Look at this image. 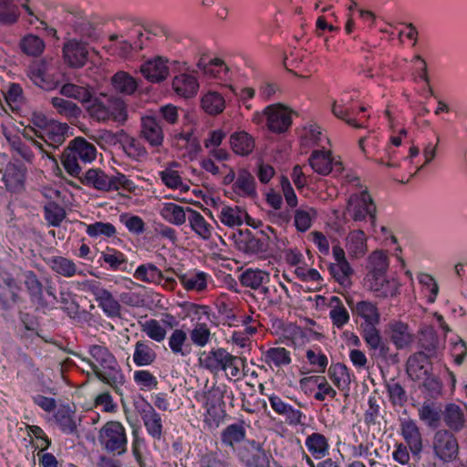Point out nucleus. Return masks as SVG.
Returning a JSON list of instances; mask_svg holds the SVG:
<instances>
[{
	"label": "nucleus",
	"instance_id": "1",
	"mask_svg": "<svg viewBox=\"0 0 467 467\" xmlns=\"http://www.w3.org/2000/svg\"><path fill=\"white\" fill-rule=\"evenodd\" d=\"M88 357L81 359L91 368L95 377L119 396L123 395L126 378L114 354L105 345L90 344L88 347Z\"/></svg>",
	"mask_w": 467,
	"mask_h": 467
},
{
	"label": "nucleus",
	"instance_id": "2",
	"mask_svg": "<svg viewBox=\"0 0 467 467\" xmlns=\"http://www.w3.org/2000/svg\"><path fill=\"white\" fill-rule=\"evenodd\" d=\"M96 147L86 139L77 137L72 140L61 155L65 171L72 177H79L82 166L96 159Z\"/></svg>",
	"mask_w": 467,
	"mask_h": 467
},
{
	"label": "nucleus",
	"instance_id": "3",
	"mask_svg": "<svg viewBox=\"0 0 467 467\" xmlns=\"http://www.w3.org/2000/svg\"><path fill=\"white\" fill-rule=\"evenodd\" d=\"M86 109L90 118L99 122L112 120L123 123L128 118L126 103L114 96L100 94L99 97H91Z\"/></svg>",
	"mask_w": 467,
	"mask_h": 467
},
{
	"label": "nucleus",
	"instance_id": "4",
	"mask_svg": "<svg viewBox=\"0 0 467 467\" xmlns=\"http://www.w3.org/2000/svg\"><path fill=\"white\" fill-rule=\"evenodd\" d=\"M78 178L82 184L100 192L123 190L132 192L135 190L134 182L120 172L109 176L100 169H89L83 177L79 175Z\"/></svg>",
	"mask_w": 467,
	"mask_h": 467
},
{
	"label": "nucleus",
	"instance_id": "5",
	"mask_svg": "<svg viewBox=\"0 0 467 467\" xmlns=\"http://www.w3.org/2000/svg\"><path fill=\"white\" fill-rule=\"evenodd\" d=\"M226 393V386L223 384H214L211 389L201 393L197 392L195 399L201 402L205 410L204 422L212 426H218L219 422L225 415L224 410V395Z\"/></svg>",
	"mask_w": 467,
	"mask_h": 467
},
{
	"label": "nucleus",
	"instance_id": "6",
	"mask_svg": "<svg viewBox=\"0 0 467 467\" xmlns=\"http://www.w3.org/2000/svg\"><path fill=\"white\" fill-rule=\"evenodd\" d=\"M77 288L90 293L98 303L99 307L101 308L108 317L116 318L121 316L120 303L100 282L94 279L77 282Z\"/></svg>",
	"mask_w": 467,
	"mask_h": 467
},
{
	"label": "nucleus",
	"instance_id": "7",
	"mask_svg": "<svg viewBox=\"0 0 467 467\" xmlns=\"http://www.w3.org/2000/svg\"><path fill=\"white\" fill-rule=\"evenodd\" d=\"M99 442L104 449L115 455L127 451L128 439L124 426L115 420L108 421L99 431Z\"/></svg>",
	"mask_w": 467,
	"mask_h": 467
},
{
	"label": "nucleus",
	"instance_id": "8",
	"mask_svg": "<svg viewBox=\"0 0 467 467\" xmlns=\"http://www.w3.org/2000/svg\"><path fill=\"white\" fill-rule=\"evenodd\" d=\"M346 213L356 223L370 220L374 223L376 205L368 191L355 192L349 196Z\"/></svg>",
	"mask_w": 467,
	"mask_h": 467
},
{
	"label": "nucleus",
	"instance_id": "9",
	"mask_svg": "<svg viewBox=\"0 0 467 467\" xmlns=\"http://www.w3.org/2000/svg\"><path fill=\"white\" fill-rule=\"evenodd\" d=\"M237 456L246 467H270L271 455L255 440H247L238 447Z\"/></svg>",
	"mask_w": 467,
	"mask_h": 467
},
{
	"label": "nucleus",
	"instance_id": "10",
	"mask_svg": "<svg viewBox=\"0 0 467 467\" xmlns=\"http://www.w3.org/2000/svg\"><path fill=\"white\" fill-rule=\"evenodd\" d=\"M435 456L443 462L454 461L459 453V444L456 437L449 431H436L432 441Z\"/></svg>",
	"mask_w": 467,
	"mask_h": 467
},
{
	"label": "nucleus",
	"instance_id": "11",
	"mask_svg": "<svg viewBox=\"0 0 467 467\" xmlns=\"http://www.w3.org/2000/svg\"><path fill=\"white\" fill-rule=\"evenodd\" d=\"M263 116L266 119L268 130L273 133H284L292 125L291 110L282 104L267 106L263 111Z\"/></svg>",
	"mask_w": 467,
	"mask_h": 467
},
{
	"label": "nucleus",
	"instance_id": "12",
	"mask_svg": "<svg viewBox=\"0 0 467 467\" xmlns=\"http://www.w3.org/2000/svg\"><path fill=\"white\" fill-rule=\"evenodd\" d=\"M311 168L320 175L332 173L335 177L340 176L344 171L339 159H335L329 150H314L309 159Z\"/></svg>",
	"mask_w": 467,
	"mask_h": 467
},
{
	"label": "nucleus",
	"instance_id": "13",
	"mask_svg": "<svg viewBox=\"0 0 467 467\" xmlns=\"http://www.w3.org/2000/svg\"><path fill=\"white\" fill-rule=\"evenodd\" d=\"M32 124L36 127H26L22 132V135L25 139H26L30 144L39 150L40 153L46 155L49 159L53 160L57 162L56 158L52 157V152L44 147V144L41 141H38V135H42L49 125L52 122V119H48L43 114H34L31 119Z\"/></svg>",
	"mask_w": 467,
	"mask_h": 467
},
{
	"label": "nucleus",
	"instance_id": "14",
	"mask_svg": "<svg viewBox=\"0 0 467 467\" xmlns=\"http://www.w3.org/2000/svg\"><path fill=\"white\" fill-rule=\"evenodd\" d=\"M135 407L143 421L148 434L154 440H160L163 432V424L161 414H159L155 410L154 407L145 400L136 403Z\"/></svg>",
	"mask_w": 467,
	"mask_h": 467
},
{
	"label": "nucleus",
	"instance_id": "15",
	"mask_svg": "<svg viewBox=\"0 0 467 467\" xmlns=\"http://www.w3.org/2000/svg\"><path fill=\"white\" fill-rule=\"evenodd\" d=\"M400 435L414 457H420L422 449V436L415 420L404 419L400 421Z\"/></svg>",
	"mask_w": 467,
	"mask_h": 467
},
{
	"label": "nucleus",
	"instance_id": "16",
	"mask_svg": "<svg viewBox=\"0 0 467 467\" xmlns=\"http://www.w3.org/2000/svg\"><path fill=\"white\" fill-rule=\"evenodd\" d=\"M140 137L150 147L157 148L162 145L164 132L160 121L153 116H144L140 119Z\"/></svg>",
	"mask_w": 467,
	"mask_h": 467
},
{
	"label": "nucleus",
	"instance_id": "17",
	"mask_svg": "<svg viewBox=\"0 0 467 467\" xmlns=\"http://www.w3.org/2000/svg\"><path fill=\"white\" fill-rule=\"evenodd\" d=\"M197 67L209 79L226 81L230 78V69L221 58L202 57L197 63Z\"/></svg>",
	"mask_w": 467,
	"mask_h": 467
},
{
	"label": "nucleus",
	"instance_id": "18",
	"mask_svg": "<svg viewBox=\"0 0 467 467\" xmlns=\"http://www.w3.org/2000/svg\"><path fill=\"white\" fill-rule=\"evenodd\" d=\"M242 249L246 254L266 257L271 253L270 236L264 231L257 232L255 234L248 232Z\"/></svg>",
	"mask_w": 467,
	"mask_h": 467
},
{
	"label": "nucleus",
	"instance_id": "19",
	"mask_svg": "<svg viewBox=\"0 0 467 467\" xmlns=\"http://www.w3.org/2000/svg\"><path fill=\"white\" fill-rule=\"evenodd\" d=\"M68 125L57 120L47 125V130L42 135H38V139H41L45 144L44 147L52 152L57 150L66 140V137L68 131Z\"/></svg>",
	"mask_w": 467,
	"mask_h": 467
},
{
	"label": "nucleus",
	"instance_id": "20",
	"mask_svg": "<svg viewBox=\"0 0 467 467\" xmlns=\"http://www.w3.org/2000/svg\"><path fill=\"white\" fill-rule=\"evenodd\" d=\"M248 425L244 420H240L234 423L227 425L220 435L221 442L233 451H237V446L245 443Z\"/></svg>",
	"mask_w": 467,
	"mask_h": 467
},
{
	"label": "nucleus",
	"instance_id": "21",
	"mask_svg": "<svg viewBox=\"0 0 467 467\" xmlns=\"http://www.w3.org/2000/svg\"><path fill=\"white\" fill-rule=\"evenodd\" d=\"M63 56L69 67H81L88 61V47L85 43L72 39L64 44Z\"/></svg>",
	"mask_w": 467,
	"mask_h": 467
},
{
	"label": "nucleus",
	"instance_id": "22",
	"mask_svg": "<svg viewBox=\"0 0 467 467\" xmlns=\"http://www.w3.org/2000/svg\"><path fill=\"white\" fill-rule=\"evenodd\" d=\"M231 353L225 348H213L208 352H203L199 358L200 365L213 374L220 371H225V365Z\"/></svg>",
	"mask_w": 467,
	"mask_h": 467
},
{
	"label": "nucleus",
	"instance_id": "23",
	"mask_svg": "<svg viewBox=\"0 0 467 467\" xmlns=\"http://www.w3.org/2000/svg\"><path fill=\"white\" fill-rule=\"evenodd\" d=\"M47 63L44 60L35 61L26 69V75L35 85L46 90H52L57 88V82L47 73Z\"/></svg>",
	"mask_w": 467,
	"mask_h": 467
},
{
	"label": "nucleus",
	"instance_id": "24",
	"mask_svg": "<svg viewBox=\"0 0 467 467\" xmlns=\"http://www.w3.org/2000/svg\"><path fill=\"white\" fill-rule=\"evenodd\" d=\"M368 288L377 297H393L399 294L400 284L392 278L388 279L386 275L367 278Z\"/></svg>",
	"mask_w": 467,
	"mask_h": 467
},
{
	"label": "nucleus",
	"instance_id": "25",
	"mask_svg": "<svg viewBox=\"0 0 467 467\" xmlns=\"http://www.w3.org/2000/svg\"><path fill=\"white\" fill-rule=\"evenodd\" d=\"M167 59L156 57L148 60L140 67V72L143 77L152 83H158L164 80L169 75V67Z\"/></svg>",
	"mask_w": 467,
	"mask_h": 467
},
{
	"label": "nucleus",
	"instance_id": "26",
	"mask_svg": "<svg viewBox=\"0 0 467 467\" xmlns=\"http://www.w3.org/2000/svg\"><path fill=\"white\" fill-rule=\"evenodd\" d=\"M351 308L353 316L361 318L360 324H372L380 322V313L376 303L368 300H361L353 303L352 300L348 301Z\"/></svg>",
	"mask_w": 467,
	"mask_h": 467
},
{
	"label": "nucleus",
	"instance_id": "27",
	"mask_svg": "<svg viewBox=\"0 0 467 467\" xmlns=\"http://www.w3.org/2000/svg\"><path fill=\"white\" fill-rule=\"evenodd\" d=\"M269 281V274L259 269H247L240 276V283L243 286L259 289L265 296L270 293L269 288L264 285Z\"/></svg>",
	"mask_w": 467,
	"mask_h": 467
},
{
	"label": "nucleus",
	"instance_id": "28",
	"mask_svg": "<svg viewBox=\"0 0 467 467\" xmlns=\"http://www.w3.org/2000/svg\"><path fill=\"white\" fill-rule=\"evenodd\" d=\"M367 109L365 107H360L358 111L354 110V109L349 108L346 103L343 102V100L335 101L332 105V112L333 114L344 120L346 123H348L350 126H353L355 128H361L364 127V124L368 117H361L360 119H357L356 116L358 115L359 112H365Z\"/></svg>",
	"mask_w": 467,
	"mask_h": 467
},
{
	"label": "nucleus",
	"instance_id": "29",
	"mask_svg": "<svg viewBox=\"0 0 467 467\" xmlns=\"http://www.w3.org/2000/svg\"><path fill=\"white\" fill-rule=\"evenodd\" d=\"M176 275L186 291L204 292L207 289L208 279L211 277L202 271H192L185 274L176 273Z\"/></svg>",
	"mask_w": 467,
	"mask_h": 467
},
{
	"label": "nucleus",
	"instance_id": "30",
	"mask_svg": "<svg viewBox=\"0 0 467 467\" xmlns=\"http://www.w3.org/2000/svg\"><path fill=\"white\" fill-rule=\"evenodd\" d=\"M219 221L230 228L241 226L244 220L249 223L251 219L244 209L240 206L223 205L217 215Z\"/></svg>",
	"mask_w": 467,
	"mask_h": 467
},
{
	"label": "nucleus",
	"instance_id": "31",
	"mask_svg": "<svg viewBox=\"0 0 467 467\" xmlns=\"http://www.w3.org/2000/svg\"><path fill=\"white\" fill-rule=\"evenodd\" d=\"M233 191L240 197L254 198L256 196L255 180L248 170L238 171Z\"/></svg>",
	"mask_w": 467,
	"mask_h": 467
},
{
	"label": "nucleus",
	"instance_id": "32",
	"mask_svg": "<svg viewBox=\"0 0 467 467\" xmlns=\"http://www.w3.org/2000/svg\"><path fill=\"white\" fill-rule=\"evenodd\" d=\"M25 285L33 303H36L41 308L49 306V302L44 296V285L35 272H26Z\"/></svg>",
	"mask_w": 467,
	"mask_h": 467
},
{
	"label": "nucleus",
	"instance_id": "33",
	"mask_svg": "<svg viewBox=\"0 0 467 467\" xmlns=\"http://www.w3.org/2000/svg\"><path fill=\"white\" fill-rule=\"evenodd\" d=\"M45 262L54 273L66 278L73 277L76 275H85L82 270H78L73 260L64 256H51Z\"/></svg>",
	"mask_w": 467,
	"mask_h": 467
},
{
	"label": "nucleus",
	"instance_id": "34",
	"mask_svg": "<svg viewBox=\"0 0 467 467\" xmlns=\"http://www.w3.org/2000/svg\"><path fill=\"white\" fill-rule=\"evenodd\" d=\"M389 337L397 349H403L413 342V335L408 324L392 321L389 324Z\"/></svg>",
	"mask_w": 467,
	"mask_h": 467
},
{
	"label": "nucleus",
	"instance_id": "35",
	"mask_svg": "<svg viewBox=\"0 0 467 467\" xmlns=\"http://www.w3.org/2000/svg\"><path fill=\"white\" fill-rule=\"evenodd\" d=\"M230 145L233 151L240 156H248L255 147L252 135L246 131H235L230 136Z\"/></svg>",
	"mask_w": 467,
	"mask_h": 467
},
{
	"label": "nucleus",
	"instance_id": "36",
	"mask_svg": "<svg viewBox=\"0 0 467 467\" xmlns=\"http://www.w3.org/2000/svg\"><path fill=\"white\" fill-rule=\"evenodd\" d=\"M172 88L179 96L192 98L197 93L199 83L193 75L183 73L173 78Z\"/></svg>",
	"mask_w": 467,
	"mask_h": 467
},
{
	"label": "nucleus",
	"instance_id": "37",
	"mask_svg": "<svg viewBox=\"0 0 467 467\" xmlns=\"http://www.w3.org/2000/svg\"><path fill=\"white\" fill-rule=\"evenodd\" d=\"M168 345L172 354L178 357L184 358L192 352L187 333L182 328H176L171 332L168 338Z\"/></svg>",
	"mask_w": 467,
	"mask_h": 467
},
{
	"label": "nucleus",
	"instance_id": "38",
	"mask_svg": "<svg viewBox=\"0 0 467 467\" xmlns=\"http://www.w3.org/2000/svg\"><path fill=\"white\" fill-rule=\"evenodd\" d=\"M75 411L67 405H60L55 411L53 418L60 431L67 434L78 432L77 423L74 420Z\"/></svg>",
	"mask_w": 467,
	"mask_h": 467
},
{
	"label": "nucleus",
	"instance_id": "39",
	"mask_svg": "<svg viewBox=\"0 0 467 467\" xmlns=\"http://www.w3.org/2000/svg\"><path fill=\"white\" fill-rule=\"evenodd\" d=\"M188 221L191 229L202 240H210L213 235V227L197 211L187 206Z\"/></svg>",
	"mask_w": 467,
	"mask_h": 467
},
{
	"label": "nucleus",
	"instance_id": "40",
	"mask_svg": "<svg viewBox=\"0 0 467 467\" xmlns=\"http://www.w3.org/2000/svg\"><path fill=\"white\" fill-rule=\"evenodd\" d=\"M181 307L185 317L194 324H206V321L211 320L212 308L207 305L186 301L181 305Z\"/></svg>",
	"mask_w": 467,
	"mask_h": 467
},
{
	"label": "nucleus",
	"instance_id": "41",
	"mask_svg": "<svg viewBox=\"0 0 467 467\" xmlns=\"http://www.w3.org/2000/svg\"><path fill=\"white\" fill-rule=\"evenodd\" d=\"M305 444L311 455L317 460H320L328 454V440L319 432H313L308 435L306 438Z\"/></svg>",
	"mask_w": 467,
	"mask_h": 467
},
{
	"label": "nucleus",
	"instance_id": "42",
	"mask_svg": "<svg viewBox=\"0 0 467 467\" xmlns=\"http://www.w3.org/2000/svg\"><path fill=\"white\" fill-rule=\"evenodd\" d=\"M328 271L334 280L343 287L348 288L352 285L355 272L348 262L330 263Z\"/></svg>",
	"mask_w": 467,
	"mask_h": 467
},
{
	"label": "nucleus",
	"instance_id": "43",
	"mask_svg": "<svg viewBox=\"0 0 467 467\" xmlns=\"http://www.w3.org/2000/svg\"><path fill=\"white\" fill-rule=\"evenodd\" d=\"M157 353L148 341L136 342L133 353V362L138 367L150 366L155 362Z\"/></svg>",
	"mask_w": 467,
	"mask_h": 467
},
{
	"label": "nucleus",
	"instance_id": "44",
	"mask_svg": "<svg viewBox=\"0 0 467 467\" xmlns=\"http://www.w3.org/2000/svg\"><path fill=\"white\" fill-rule=\"evenodd\" d=\"M160 214L171 224L182 225L186 222L188 211L187 207L184 208L173 202H165L160 210Z\"/></svg>",
	"mask_w": 467,
	"mask_h": 467
},
{
	"label": "nucleus",
	"instance_id": "45",
	"mask_svg": "<svg viewBox=\"0 0 467 467\" xmlns=\"http://www.w3.org/2000/svg\"><path fill=\"white\" fill-rule=\"evenodd\" d=\"M100 259L111 271H126L128 263L127 256L115 248L107 246L106 249L101 252Z\"/></svg>",
	"mask_w": 467,
	"mask_h": 467
},
{
	"label": "nucleus",
	"instance_id": "46",
	"mask_svg": "<svg viewBox=\"0 0 467 467\" xmlns=\"http://www.w3.org/2000/svg\"><path fill=\"white\" fill-rule=\"evenodd\" d=\"M111 85L114 90L123 95H132L137 88L136 79L125 71H119L111 78Z\"/></svg>",
	"mask_w": 467,
	"mask_h": 467
},
{
	"label": "nucleus",
	"instance_id": "47",
	"mask_svg": "<svg viewBox=\"0 0 467 467\" xmlns=\"http://www.w3.org/2000/svg\"><path fill=\"white\" fill-rule=\"evenodd\" d=\"M133 276L135 279L148 284H160L164 279L162 272L151 263L138 266Z\"/></svg>",
	"mask_w": 467,
	"mask_h": 467
},
{
	"label": "nucleus",
	"instance_id": "48",
	"mask_svg": "<svg viewBox=\"0 0 467 467\" xmlns=\"http://www.w3.org/2000/svg\"><path fill=\"white\" fill-rule=\"evenodd\" d=\"M328 376L339 389H349L352 378L346 365L342 363L332 364L328 368Z\"/></svg>",
	"mask_w": 467,
	"mask_h": 467
},
{
	"label": "nucleus",
	"instance_id": "49",
	"mask_svg": "<svg viewBox=\"0 0 467 467\" xmlns=\"http://www.w3.org/2000/svg\"><path fill=\"white\" fill-rule=\"evenodd\" d=\"M347 249L355 256H363L367 251V237L362 230H354L347 237Z\"/></svg>",
	"mask_w": 467,
	"mask_h": 467
},
{
	"label": "nucleus",
	"instance_id": "50",
	"mask_svg": "<svg viewBox=\"0 0 467 467\" xmlns=\"http://www.w3.org/2000/svg\"><path fill=\"white\" fill-rule=\"evenodd\" d=\"M264 358L265 362L269 367L274 365L276 368L287 366L292 361L290 351L283 347H273L268 348L264 353Z\"/></svg>",
	"mask_w": 467,
	"mask_h": 467
},
{
	"label": "nucleus",
	"instance_id": "51",
	"mask_svg": "<svg viewBox=\"0 0 467 467\" xmlns=\"http://www.w3.org/2000/svg\"><path fill=\"white\" fill-rule=\"evenodd\" d=\"M51 105L57 114L66 118L69 121L78 119L81 114V109L76 103L63 98H52Z\"/></svg>",
	"mask_w": 467,
	"mask_h": 467
},
{
	"label": "nucleus",
	"instance_id": "52",
	"mask_svg": "<svg viewBox=\"0 0 467 467\" xmlns=\"http://www.w3.org/2000/svg\"><path fill=\"white\" fill-rule=\"evenodd\" d=\"M202 109L210 115H217L223 111L225 108L224 98L216 91H209L201 100Z\"/></svg>",
	"mask_w": 467,
	"mask_h": 467
},
{
	"label": "nucleus",
	"instance_id": "53",
	"mask_svg": "<svg viewBox=\"0 0 467 467\" xmlns=\"http://www.w3.org/2000/svg\"><path fill=\"white\" fill-rule=\"evenodd\" d=\"M19 287L13 277H7L0 283V303L4 308H8L11 303L18 299Z\"/></svg>",
	"mask_w": 467,
	"mask_h": 467
},
{
	"label": "nucleus",
	"instance_id": "54",
	"mask_svg": "<svg viewBox=\"0 0 467 467\" xmlns=\"http://www.w3.org/2000/svg\"><path fill=\"white\" fill-rule=\"evenodd\" d=\"M428 363V355L423 351H419L410 356L407 360V372L412 379H419L427 372L425 365Z\"/></svg>",
	"mask_w": 467,
	"mask_h": 467
},
{
	"label": "nucleus",
	"instance_id": "55",
	"mask_svg": "<svg viewBox=\"0 0 467 467\" xmlns=\"http://www.w3.org/2000/svg\"><path fill=\"white\" fill-rule=\"evenodd\" d=\"M19 47L26 55L38 57L44 52L46 46L41 37L29 34L21 39Z\"/></svg>",
	"mask_w": 467,
	"mask_h": 467
},
{
	"label": "nucleus",
	"instance_id": "56",
	"mask_svg": "<svg viewBox=\"0 0 467 467\" xmlns=\"http://www.w3.org/2000/svg\"><path fill=\"white\" fill-rule=\"evenodd\" d=\"M331 303H335V305L329 311V317L335 327L342 328L349 321V313L337 296H333Z\"/></svg>",
	"mask_w": 467,
	"mask_h": 467
},
{
	"label": "nucleus",
	"instance_id": "57",
	"mask_svg": "<svg viewBox=\"0 0 467 467\" xmlns=\"http://www.w3.org/2000/svg\"><path fill=\"white\" fill-rule=\"evenodd\" d=\"M369 264L371 265V270L368 274L367 278L386 275L389 268L387 254L383 251L373 252L369 256Z\"/></svg>",
	"mask_w": 467,
	"mask_h": 467
},
{
	"label": "nucleus",
	"instance_id": "58",
	"mask_svg": "<svg viewBox=\"0 0 467 467\" xmlns=\"http://www.w3.org/2000/svg\"><path fill=\"white\" fill-rule=\"evenodd\" d=\"M65 209L54 201L48 202L44 206V217L49 225L54 227L60 226L66 218Z\"/></svg>",
	"mask_w": 467,
	"mask_h": 467
},
{
	"label": "nucleus",
	"instance_id": "59",
	"mask_svg": "<svg viewBox=\"0 0 467 467\" xmlns=\"http://www.w3.org/2000/svg\"><path fill=\"white\" fill-rule=\"evenodd\" d=\"M386 389L389 402L393 407H403L408 401V396L404 388L395 379H390L386 384Z\"/></svg>",
	"mask_w": 467,
	"mask_h": 467
},
{
	"label": "nucleus",
	"instance_id": "60",
	"mask_svg": "<svg viewBox=\"0 0 467 467\" xmlns=\"http://www.w3.org/2000/svg\"><path fill=\"white\" fill-rule=\"evenodd\" d=\"M317 215L312 207H300L295 212V226L299 232L307 231L312 225V220Z\"/></svg>",
	"mask_w": 467,
	"mask_h": 467
},
{
	"label": "nucleus",
	"instance_id": "61",
	"mask_svg": "<svg viewBox=\"0 0 467 467\" xmlns=\"http://www.w3.org/2000/svg\"><path fill=\"white\" fill-rule=\"evenodd\" d=\"M444 421L451 430L460 431L465 422L462 409L455 404L448 405L444 412Z\"/></svg>",
	"mask_w": 467,
	"mask_h": 467
},
{
	"label": "nucleus",
	"instance_id": "62",
	"mask_svg": "<svg viewBox=\"0 0 467 467\" xmlns=\"http://www.w3.org/2000/svg\"><path fill=\"white\" fill-rule=\"evenodd\" d=\"M60 93L67 98L75 99L81 103H87L90 100L92 92L88 87L78 86L72 83H67L62 86Z\"/></svg>",
	"mask_w": 467,
	"mask_h": 467
},
{
	"label": "nucleus",
	"instance_id": "63",
	"mask_svg": "<svg viewBox=\"0 0 467 467\" xmlns=\"http://www.w3.org/2000/svg\"><path fill=\"white\" fill-rule=\"evenodd\" d=\"M121 145L124 151L132 159L139 160L147 155V150L141 142L129 135H125L121 140Z\"/></svg>",
	"mask_w": 467,
	"mask_h": 467
},
{
	"label": "nucleus",
	"instance_id": "64",
	"mask_svg": "<svg viewBox=\"0 0 467 467\" xmlns=\"http://www.w3.org/2000/svg\"><path fill=\"white\" fill-rule=\"evenodd\" d=\"M211 337L212 333L207 323L194 324L193 327L190 330V339L197 347H205L211 341Z\"/></svg>",
	"mask_w": 467,
	"mask_h": 467
}]
</instances>
